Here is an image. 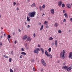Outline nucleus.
I'll return each instance as SVG.
<instances>
[{
    "instance_id": "obj_19",
    "label": "nucleus",
    "mask_w": 72,
    "mask_h": 72,
    "mask_svg": "<svg viewBox=\"0 0 72 72\" xmlns=\"http://www.w3.org/2000/svg\"><path fill=\"white\" fill-rule=\"evenodd\" d=\"M57 40H56L55 41V45L56 47H57L58 46V44H57Z\"/></svg>"
},
{
    "instance_id": "obj_9",
    "label": "nucleus",
    "mask_w": 72,
    "mask_h": 72,
    "mask_svg": "<svg viewBox=\"0 0 72 72\" xmlns=\"http://www.w3.org/2000/svg\"><path fill=\"white\" fill-rule=\"evenodd\" d=\"M50 12L52 14H54V9H51L50 10Z\"/></svg>"
},
{
    "instance_id": "obj_25",
    "label": "nucleus",
    "mask_w": 72,
    "mask_h": 72,
    "mask_svg": "<svg viewBox=\"0 0 72 72\" xmlns=\"http://www.w3.org/2000/svg\"><path fill=\"white\" fill-rule=\"evenodd\" d=\"M51 48H49L48 51L49 52V53H50V52H51Z\"/></svg>"
},
{
    "instance_id": "obj_3",
    "label": "nucleus",
    "mask_w": 72,
    "mask_h": 72,
    "mask_svg": "<svg viewBox=\"0 0 72 72\" xmlns=\"http://www.w3.org/2000/svg\"><path fill=\"white\" fill-rule=\"evenodd\" d=\"M45 54L48 57H50L49 58H52V55H51V54L48 53V51H46L45 52Z\"/></svg>"
},
{
    "instance_id": "obj_33",
    "label": "nucleus",
    "mask_w": 72,
    "mask_h": 72,
    "mask_svg": "<svg viewBox=\"0 0 72 72\" xmlns=\"http://www.w3.org/2000/svg\"><path fill=\"white\" fill-rule=\"evenodd\" d=\"M11 61H12V58H10L9 59V62H11Z\"/></svg>"
},
{
    "instance_id": "obj_42",
    "label": "nucleus",
    "mask_w": 72,
    "mask_h": 72,
    "mask_svg": "<svg viewBox=\"0 0 72 72\" xmlns=\"http://www.w3.org/2000/svg\"><path fill=\"white\" fill-rule=\"evenodd\" d=\"M33 36H34V37H36V34L35 33H34L33 34Z\"/></svg>"
},
{
    "instance_id": "obj_55",
    "label": "nucleus",
    "mask_w": 72,
    "mask_h": 72,
    "mask_svg": "<svg viewBox=\"0 0 72 72\" xmlns=\"http://www.w3.org/2000/svg\"><path fill=\"white\" fill-rule=\"evenodd\" d=\"M13 51H11V54H13Z\"/></svg>"
},
{
    "instance_id": "obj_51",
    "label": "nucleus",
    "mask_w": 72,
    "mask_h": 72,
    "mask_svg": "<svg viewBox=\"0 0 72 72\" xmlns=\"http://www.w3.org/2000/svg\"><path fill=\"white\" fill-rule=\"evenodd\" d=\"M49 27V26H46V28H48Z\"/></svg>"
},
{
    "instance_id": "obj_2",
    "label": "nucleus",
    "mask_w": 72,
    "mask_h": 72,
    "mask_svg": "<svg viewBox=\"0 0 72 72\" xmlns=\"http://www.w3.org/2000/svg\"><path fill=\"white\" fill-rule=\"evenodd\" d=\"M29 15L30 17L33 18V17H34L35 15H36V12L33 11L31 13H29Z\"/></svg>"
},
{
    "instance_id": "obj_59",
    "label": "nucleus",
    "mask_w": 72,
    "mask_h": 72,
    "mask_svg": "<svg viewBox=\"0 0 72 72\" xmlns=\"http://www.w3.org/2000/svg\"><path fill=\"white\" fill-rule=\"evenodd\" d=\"M1 18V15L0 14V19Z\"/></svg>"
},
{
    "instance_id": "obj_20",
    "label": "nucleus",
    "mask_w": 72,
    "mask_h": 72,
    "mask_svg": "<svg viewBox=\"0 0 72 72\" xmlns=\"http://www.w3.org/2000/svg\"><path fill=\"white\" fill-rule=\"evenodd\" d=\"M43 28H44V25H42L40 28V30L42 31V30L43 29Z\"/></svg>"
},
{
    "instance_id": "obj_21",
    "label": "nucleus",
    "mask_w": 72,
    "mask_h": 72,
    "mask_svg": "<svg viewBox=\"0 0 72 72\" xmlns=\"http://www.w3.org/2000/svg\"><path fill=\"white\" fill-rule=\"evenodd\" d=\"M40 49L42 51V54H44V49L42 48H41Z\"/></svg>"
},
{
    "instance_id": "obj_46",
    "label": "nucleus",
    "mask_w": 72,
    "mask_h": 72,
    "mask_svg": "<svg viewBox=\"0 0 72 72\" xmlns=\"http://www.w3.org/2000/svg\"><path fill=\"white\" fill-rule=\"evenodd\" d=\"M70 21H71V22H72V18H70Z\"/></svg>"
},
{
    "instance_id": "obj_27",
    "label": "nucleus",
    "mask_w": 72,
    "mask_h": 72,
    "mask_svg": "<svg viewBox=\"0 0 72 72\" xmlns=\"http://www.w3.org/2000/svg\"><path fill=\"white\" fill-rule=\"evenodd\" d=\"M62 21L63 22H66V19H63Z\"/></svg>"
},
{
    "instance_id": "obj_53",
    "label": "nucleus",
    "mask_w": 72,
    "mask_h": 72,
    "mask_svg": "<svg viewBox=\"0 0 72 72\" xmlns=\"http://www.w3.org/2000/svg\"><path fill=\"white\" fill-rule=\"evenodd\" d=\"M25 25H26V24H27V23L26 22H25Z\"/></svg>"
},
{
    "instance_id": "obj_49",
    "label": "nucleus",
    "mask_w": 72,
    "mask_h": 72,
    "mask_svg": "<svg viewBox=\"0 0 72 72\" xmlns=\"http://www.w3.org/2000/svg\"><path fill=\"white\" fill-rule=\"evenodd\" d=\"M66 64V63H64L63 64V66H64Z\"/></svg>"
},
{
    "instance_id": "obj_30",
    "label": "nucleus",
    "mask_w": 72,
    "mask_h": 72,
    "mask_svg": "<svg viewBox=\"0 0 72 72\" xmlns=\"http://www.w3.org/2000/svg\"><path fill=\"white\" fill-rule=\"evenodd\" d=\"M4 56L5 58H8V57L7 56L5 55H4Z\"/></svg>"
},
{
    "instance_id": "obj_26",
    "label": "nucleus",
    "mask_w": 72,
    "mask_h": 72,
    "mask_svg": "<svg viewBox=\"0 0 72 72\" xmlns=\"http://www.w3.org/2000/svg\"><path fill=\"white\" fill-rule=\"evenodd\" d=\"M58 32L59 33H62V31L60 30H58Z\"/></svg>"
},
{
    "instance_id": "obj_37",
    "label": "nucleus",
    "mask_w": 72,
    "mask_h": 72,
    "mask_svg": "<svg viewBox=\"0 0 72 72\" xmlns=\"http://www.w3.org/2000/svg\"><path fill=\"white\" fill-rule=\"evenodd\" d=\"M8 37H8V38H10L11 36H10V35H8Z\"/></svg>"
},
{
    "instance_id": "obj_6",
    "label": "nucleus",
    "mask_w": 72,
    "mask_h": 72,
    "mask_svg": "<svg viewBox=\"0 0 72 72\" xmlns=\"http://www.w3.org/2000/svg\"><path fill=\"white\" fill-rule=\"evenodd\" d=\"M41 62L42 64H43V66H46V62H45V61L44 60L42 59L41 60Z\"/></svg>"
},
{
    "instance_id": "obj_12",
    "label": "nucleus",
    "mask_w": 72,
    "mask_h": 72,
    "mask_svg": "<svg viewBox=\"0 0 72 72\" xmlns=\"http://www.w3.org/2000/svg\"><path fill=\"white\" fill-rule=\"evenodd\" d=\"M71 70V66L69 67V68H68L67 69V71H68V72H69Z\"/></svg>"
},
{
    "instance_id": "obj_8",
    "label": "nucleus",
    "mask_w": 72,
    "mask_h": 72,
    "mask_svg": "<svg viewBox=\"0 0 72 72\" xmlns=\"http://www.w3.org/2000/svg\"><path fill=\"white\" fill-rule=\"evenodd\" d=\"M27 38V35H25L22 37V39L23 40H25Z\"/></svg>"
},
{
    "instance_id": "obj_31",
    "label": "nucleus",
    "mask_w": 72,
    "mask_h": 72,
    "mask_svg": "<svg viewBox=\"0 0 72 72\" xmlns=\"http://www.w3.org/2000/svg\"><path fill=\"white\" fill-rule=\"evenodd\" d=\"M42 8H45V5L43 4L42 6Z\"/></svg>"
},
{
    "instance_id": "obj_15",
    "label": "nucleus",
    "mask_w": 72,
    "mask_h": 72,
    "mask_svg": "<svg viewBox=\"0 0 72 72\" xmlns=\"http://www.w3.org/2000/svg\"><path fill=\"white\" fill-rule=\"evenodd\" d=\"M32 40V39H31V38H30V37H28L27 39V41H31Z\"/></svg>"
},
{
    "instance_id": "obj_23",
    "label": "nucleus",
    "mask_w": 72,
    "mask_h": 72,
    "mask_svg": "<svg viewBox=\"0 0 72 72\" xmlns=\"http://www.w3.org/2000/svg\"><path fill=\"white\" fill-rule=\"evenodd\" d=\"M53 38H52L51 37H50V38H49V40H53Z\"/></svg>"
},
{
    "instance_id": "obj_36",
    "label": "nucleus",
    "mask_w": 72,
    "mask_h": 72,
    "mask_svg": "<svg viewBox=\"0 0 72 72\" xmlns=\"http://www.w3.org/2000/svg\"><path fill=\"white\" fill-rule=\"evenodd\" d=\"M2 44H3V43H2L1 42H0V47H1V46H2Z\"/></svg>"
},
{
    "instance_id": "obj_62",
    "label": "nucleus",
    "mask_w": 72,
    "mask_h": 72,
    "mask_svg": "<svg viewBox=\"0 0 72 72\" xmlns=\"http://www.w3.org/2000/svg\"><path fill=\"white\" fill-rule=\"evenodd\" d=\"M39 24L41 25V23H39Z\"/></svg>"
},
{
    "instance_id": "obj_47",
    "label": "nucleus",
    "mask_w": 72,
    "mask_h": 72,
    "mask_svg": "<svg viewBox=\"0 0 72 72\" xmlns=\"http://www.w3.org/2000/svg\"><path fill=\"white\" fill-rule=\"evenodd\" d=\"M17 10H19V8H18V7H17Z\"/></svg>"
},
{
    "instance_id": "obj_48",
    "label": "nucleus",
    "mask_w": 72,
    "mask_h": 72,
    "mask_svg": "<svg viewBox=\"0 0 72 72\" xmlns=\"http://www.w3.org/2000/svg\"><path fill=\"white\" fill-rule=\"evenodd\" d=\"M27 43L25 44V47L27 46Z\"/></svg>"
},
{
    "instance_id": "obj_16",
    "label": "nucleus",
    "mask_w": 72,
    "mask_h": 72,
    "mask_svg": "<svg viewBox=\"0 0 72 72\" xmlns=\"http://www.w3.org/2000/svg\"><path fill=\"white\" fill-rule=\"evenodd\" d=\"M44 24L45 25H48V21H45L44 22Z\"/></svg>"
},
{
    "instance_id": "obj_7",
    "label": "nucleus",
    "mask_w": 72,
    "mask_h": 72,
    "mask_svg": "<svg viewBox=\"0 0 72 72\" xmlns=\"http://www.w3.org/2000/svg\"><path fill=\"white\" fill-rule=\"evenodd\" d=\"M69 58L72 59V53L71 52L69 53Z\"/></svg>"
},
{
    "instance_id": "obj_39",
    "label": "nucleus",
    "mask_w": 72,
    "mask_h": 72,
    "mask_svg": "<svg viewBox=\"0 0 72 72\" xmlns=\"http://www.w3.org/2000/svg\"><path fill=\"white\" fill-rule=\"evenodd\" d=\"M13 4H14V5L15 6L16 4V3L15 2H14Z\"/></svg>"
},
{
    "instance_id": "obj_52",
    "label": "nucleus",
    "mask_w": 72,
    "mask_h": 72,
    "mask_svg": "<svg viewBox=\"0 0 72 72\" xmlns=\"http://www.w3.org/2000/svg\"><path fill=\"white\" fill-rule=\"evenodd\" d=\"M19 32H21V30L19 29Z\"/></svg>"
},
{
    "instance_id": "obj_38",
    "label": "nucleus",
    "mask_w": 72,
    "mask_h": 72,
    "mask_svg": "<svg viewBox=\"0 0 72 72\" xmlns=\"http://www.w3.org/2000/svg\"><path fill=\"white\" fill-rule=\"evenodd\" d=\"M66 10H63V13H66Z\"/></svg>"
},
{
    "instance_id": "obj_4",
    "label": "nucleus",
    "mask_w": 72,
    "mask_h": 72,
    "mask_svg": "<svg viewBox=\"0 0 72 72\" xmlns=\"http://www.w3.org/2000/svg\"><path fill=\"white\" fill-rule=\"evenodd\" d=\"M45 54L48 57H50L49 58H52V55H51V54L48 53V51H46L45 52Z\"/></svg>"
},
{
    "instance_id": "obj_64",
    "label": "nucleus",
    "mask_w": 72,
    "mask_h": 72,
    "mask_svg": "<svg viewBox=\"0 0 72 72\" xmlns=\"http://www.w3.org/2000/svg\"><path fill=\"white\" fill-rule=\"evenodd\" d=\"M1 29H3V28H1Z\"/></svg>"
},
{
    "instance_id": "obj_13",
    "label": "nucleus",
    "mask_w": 72,
    "mask_h": 72,
    "mask_svg": "<svg viewBox=\"0 0 72 72\" xmlns=\"http://www.w3.org/2000/svg\"><path fill=\"white\" fill-rule=\"evenodd\" d=\"M64 15L65 18L66 19H67V18H68V14H67L65 13L64 14Z\"/></svg>"
},
{
    "instance_id": "obj_32",
    "label": "nucleus",
    "mask_w": 72,
    "mask_h": 72,
    "mask_svg": "<svg viewBox=\"0 0 72 72\" xmlns=\"http://www.w3.org/2000/svg\"><path fill=\"white\" fill-rule=\"evenodd\" d=\"M10 72H13V71L12 70V69H10Z\"/></svg>"
},
{
    "instance_id": "obj_44",
    "label": "nucleus",
    "mask_w": 72,
    "mask_h": 72,
    "mask_svg": "<svg viewBox=\"0 0 72 72\" xmlns=\"http://www.w3.org/2000/svg\"><path fill=\"white\" fill-rule=\"evenodd\" d=\"M38 47H39H39H40V45L39 44L38 45Z\"/></svg>"
},
{
    "instance_id": "obj_22",
    "label": "nucleus",
    "mask_w": 72,
    "mask_h": 72,
    "mask_svg": "<svg viewBox=\"0 0 72 72\" xmlns=\"http://www.w3.org/2000/svg\"><path fill=\"white\" fill-rule=\"evenodd\" d=\"M22 55H26V53L24 52H22L21 53Z\"/></svg>"
},
{
    "instance_id": "obj_11",
    "label": "nucleus",
    "mask_w": 72,
    "mask_h": 72,
    "mask_svg": "<svg viewBox=\"0 0 72 72\" xmlns=\"http://www.w3.org/2000/svg\"><path fill=\"white\" fill-rule=\"evenodd\" d=\"M62 69H67L68 68V66H63L62 67Z\"/></svg>"
},
{
    "instance_id": "obj_58",
    "label": "nucleus",
    "mask_w": 72,
    "mask_h": 72,
    "mask_svg": "<svg viewBox=\"0 0 72 72\" xmlns=\"http://www.w3.org/2000/svg\"><path fill=\"white\" fill-rule=\"evenodd\" d=\"M6 36V35L5 34H4V36H5V37Z\"/></svg>"
},
{
    "instance_id": "obj_43",
    "label": "nucleus",
    "mask_w": 72,
    "mask_h": 72,
    "mask_svg": "<svg viewBox=\"0 0 72 72\" xmlns=\"http://www.w3.org/2000/svg\"><path fill=\"white\" fill-rule=\"evenodd\" d=\"M7 39L10 42V40L8 38V37H7Z\"/></svg>"
},
{
    "instance_id": "obj_34",
    "label": "nucleus",
    "mask_w": 72,
    "mask_h": 72,
    "mask_svg": "<svg viewBox=\"0 0 72 72\" xmlns=\"http://www.w3.org/2000/svg\"><path fill=\"white\" fill-rule=\"evenodd\" d=\"M22 57H23V55H21L20 56L19 58H20V59H21V58H22Z\"/></svg>"
},
{
    "instance_id": "obj_17",
    "label": "nucleus",
    "mask_w": 72,
    "mask_h": 72,
    "mask_svg": "<svg viewBox=\"0 0 72 72\" xmlns=\"http://www.w3.org/2000/svg\"><path fill=\"white\" fill-rule=\"evenodd\" d=\"M33 6L36 7V4L35 3H33L31 6V7H33Z\"/></svg>"
},
{
    "instance_id": "obj_60",
    "label": "nucleus",
    "mask_w": 72,
    "mask_h": 72,
    "mask_svg": "<svg viewBox=\"0 0 72 72\" xmlns=\"http://www.w3.org/2000/svg\"><path fill=\"white\" fill-rule=\"evenodd\" d=\"M28 1L29 2H30V0H28Z\"/></svg>"
},
{
    "instance_id": "obj_35",
    "label": "nucleus",
    "mask_w": 72,
    "mask_h": 72,
    "mask_svg": "<svg viewBox=\"0 0 72 72\" xmlns=\"http://www.w3.org/2000/svg\"><path fill=\"white\" fill-rule=\"evenodd\" d=\"M24 48H21V51H24Z\"/></svg>"
},
{
    "instance_id": "obj_45",
    "label": "nucleus",
    "mask_w": 72,
    "mask_h": 72,
    "mask_svg": "<svg viewBox=\"0 0 72 72\" xmlns=\"http://www.w3.org/2000/svg\"><path fill=\"white\" fill-rule=\"evenodd\" d=\"M44 71V69H41V72H42Z\"/></svg>"
},
{
    "instance_id": "obj_28",
    "label": "nucleus",
    "mask_w": 72,
    "mask_h": 72,
    "mask_svg": "<svg viewBox=\"0 0 72 72\" xmlns=\"http://www.w3.org/2000/svg\"><path fill=\"white\" fill-rule=\"evenodd\" d=\"M27 20L28 21H30V19L28 17H27Z\"/></svg>"
},
{
    "instance_id": "obj_57",
    "label": "nucleus",
    "mask_w": 72,
    "mask_h": 72,
    "mask_svg": "<svg viewBox=\"0 0 72 72\" xmlns=\"http://www.w3.org/2000/svg\"><path fill=\"white\" fill-rule=\"evenodd\" d=\"M3 37V36H1V39H2V37Z\"/></svg>"
},
{
    "instance_id": "obj_63",
    "label": "nucleus",
    "mask_w": 72,
    "mask_h": 72,
    "mask_svg": "<svg viewBox=\"0 0 72 72\" xmlns=\"http://www.w3.org/2000/svg\"><path fill=\"white\" fill-rule=\"evenodd\" d=\"M43 15H45V14H43Z\"/></svg>"
},
{
    "instance_id": "obj_10",
    "label": "nucleus",
    "mask_w": 72,
    "mask_h": 72,
    "mask_svg": "<svg viewBox=\"0 0 72 72\" xmlns=\"http://www.w3.org/2000/svg\"><path fill=\"white\" fill-rule=\"evenodd\" d=\"M62 1H59L58 2V5L59 6V7H60L62 5Z\"/></svg>"
},
{
    "instance_id": "obj_1",
    "label": "nucleus",
    "mask_w": 72,
    "mask_h": 72,
    "mask_svg": "<svg viewBox=\"0 0 72 72\" xmlns=\"http://www.w3.org/2000/svg\"><path fill=\"white\" fill-rule=\"evenodd\" d=\"M60 57L61 59H64L65 58V50H63L60 53Z\"/></svg>"
},
{
    "instance_id": "obj_40",
    "label": "nucleus",
    "mask_w": 72,
    "mask_h": 72,
    "mask_svg": "<svg viewBox=\"0 0 72 72\" xmlns=\"http://www.w3.org/2000/svg\"><path fill=\"white\" fill-rule=\"evenodd\" d=\"M30 26L29 25H28L27 26V27L28 28H30Z\"/></svg>"
},
{
    "instance_id": "obj_24",
    "label": "nucleus",
    "mask_w": 72,
    "mask_h": 72,
    "mask_svg": "<svg viewBox=\"0 0 72 72\" xmlns=\"http://www.w3.org/2000/svg\"><path fill=\"white\" fill-rule=\"evenodd\" d=\"M39 9L40 11L42 10V8L41 7V6H39Z\"/></svg>"
},
{
    "instance_id": "obj_14",
    "label": "nucleus",
    "mask_w": 72,
    "mask_h": 72,
    "mask_svg": "<svg viewBox=\"0 0 72 72\" xmlns=\"http://www.w3.org/2000/svg\"><path fill=\"white\" fill-rule=\"evenodd\" d=\"M66 6L67 7H68V8H71V5H70L69 4H67Z\"/></svg>"
},
{
    "instance_id": "obj_18",
    "label": "nucleus",
    "mask_w": 72,
    "mask_h": 72,
    "mask_svg": "<svg viewBox=\"0 0 72 72\" xmlns=\"http://www.w3.org/2000/svg\"><path fill=\"white\" fill-rule=\"evenodd\" d=\"M55 26L57 27L59 26V24L58 23H55L54 25Z\"/></svg>"
},
{
    "instance_id": "obj_5",
    "label": "nucleus",
    "mask_w": 72,
    "mask_h": 72,
    "mask_svg": "<svg viewBox=\"0 0 72 72\" xmlns=\"http://www.w3.org/2000/svg\"><path fill=\"white\" fill-rule=\"evenodd\" d=\"M39 51H40V49L39 48H37V49L34 50V52L36 54H38L39 53Z\"/></svg>"
},
{
    "instance_id": "obj_41",
    "label": "nucleus",
    "mask_w": 72,
    "mask_h": 72,
    "mask_svg": "<svg viewBox=\"0 0 72 72\" xmlns=\"http://www.w3.org/2000/svg\"><path fill=\"white\" fill-rule=\"evenodd\" d=\"M35 68H33V71H35Z\"/></svg>"
},
{
    "instance_id": "obj_61",
    "label": "nucleus",
    "mask_w": 72,
    "mask_h": 72,
    "mask_svg": "<svg viewBox=\"0 0 72 72\" xmlns=\"http://www.w3.org/2000/svg\"><path fill=\"white\" fill-rule=\"evenodd\" d=\"M13 35H14V34H15L14 32L13 33Z\"/></svg>"
},
{
    "instance_id": "obj_54",
    "label": "nucleus",
    "mask_w": 72,
    "mask_h": 72,
    "mask_svg": "<svg viewBox=\"0 0 72 72\" xmlns=\"http://www.w3.org/2000/svg\"><path fill=\"white\" fill-rule=\"evenodd\" d=\"M17 5H19V3H17Z\"/></svg>"
},
{
    "instance_id": "obj_56",
    "label": "nucleus",
    "mask_w": 72,
    "mask_h": 72,
    "mask_svg": "<svg viewBox=\"0 0 72 72\" xmlns=\"http://www.w3.org/2000/svg\"><path fill=\"white\" fill-rule=\"evenodd\" d=\"M26 49H29V47H27Z\"/></svg>"
},
{
    "instance_id": "obj_29",
    "label": "nucleus",
    "mask_w": 72,
    "mask_h": 72,
    "mask_svg": "<svg viewBox=\"0 0 72 72\" xmlns=\"http://www.w3.org/2000/svg\"><path fill=\"white\" fill-rule=\"evenodd\" d=\"M62 8H64L65 7V4H63L62 5Z\"/></svg>"
},
{
    "instance_id": "obj_50",
    "label": "nucleus",
    "mask_w": 72,
    "mask_h": 72,
    "mask_svg": "<svg viewBox=\"0 0 72 72\" xmlns=\"http://www.w3.org/2000/svg\"><path fill=\"white\" fill-rule=\"evenodd\" d=\"M15 44H16V43H17V41L16 40L15 41V42H14Z\"/></svg>"
}]
</instances>
